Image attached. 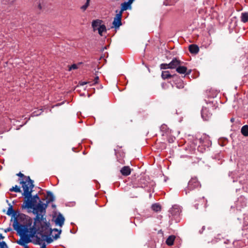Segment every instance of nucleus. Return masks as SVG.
I'll return each instance as SVG.
<instances>
[{"label": "nucleus", "instance_id": "1", "mask_svg": "<svg viewBox=\"0 0 248 248\" xmlns=\"http://www.w3.org/2000/svg\"><path fill=\"white\" fill-rule=\"evenodd\" d=\"M32 221L31 217H29V220L26 224L21 225L19 228L14 227V230L17 232V234L20 236L19 240L16 241V243L24 247V248H29L27 244L32 242L35 245L42 244V240L40 237L38 236L37 234L41 233L44 231L39 227L35 226L33 225L31 227ZM15 226V225H14Z\"/></svg>", "mask_w": 248, "mask_h": 248}, {"label": "nucleus", "instance_id": "2", "mask_svg": "<svg viewBox=\"0 0 248 248\" xmlns=\"http://www.w3.org/2000/svg\"><path fill=\"white\" fill-rule=\"evenodd\" d=\"M27 181L28 182L27 184V182L24 181L23 180H21L20 182L23 189L22 195L25 199L23 203L21 205V208L22 209H27L28 210V212H32L33 214L36 216L37 213L35 212L34 210L37 205L38 201L31 198L32 189L34 187V181L31 179L30 177H27Z\"/></svg>", "mask_w": 248, "mask_h": 248}, {"label": "nucleus", "instance_id": "3", "mask_svg": "<svg viewBox=\"0 0 248 248\" xmlns=\"http://www.w3.org/2000/svg\"><path fill=\"white\" fill-rule=\"evenodd\" d=\"M49 203L48 202L47 200H46L45 203H43L42 201H39L34 210L35 212L37 213V214L33 219V225L35 226L39 227L41 229L43 228L46 229L48 227L46 224V218L44 216L46 213V209Z\"/></svg>", "mask_w": 248, "mask_h": 248}, {"label": "nucleus", "instance_id": "4", "mask_svg": "<svg viewBox=\"0 0 248 248\" xmlns=\"http://www.w3.org/2000/svg\"><path fill=\"white\" fill-rule=\"evenodd\" d=\"M217 101H209L206 103L201 110V115L204 121H208L212 117L213 111L217 108Z\"/></svg>", "mask_w": 248, "mask_h": 248}, {"label": "nucleus", "instance_id": "5", "mask_svg": "<svg viewBox=\"0 0 248 248\" xmlns=\"http://www.w3.org/2000/svg\"><path fill=\"white\" fill-rule=\"evenodd\" d=\"M9 207L8 210L6 212V214L8 216H11L12 218H14V222L13 224V228L15 227H17V228H19L20 227V225L18 222L17 217L19 216V213L18 211H15L13 209V205L11 204V203H8ZM12 220V218H11V221Z\"/></svg>", "mask_w": 248, "mask_h": 248}, {"label": "nucleus", "instance_id": "6", "mask_svg": "<svg viewBox=\"0 0 248 248\" xmlns=\"http://www.w3.org/2000/svg\"><path fill=\"white\" fill-rule=\"evenodd\" d=\"M201 185L196 177H193L191 178L188 183V185L184 190L186 195L190 191L201 187Z\"/></svg>", "mask_w": 248, "mask_h": 248}, {"label": "nucleus", "instance_id": "7", "mask_svg": "<svg viewBox=\"0 0 248 248\" xmlns=\"http://www.w3.org/2000/svg\"><path fill=\"white\" fill-rule=\"evenodd\" d=\"M46 224L48 225V227L46 229L43 228L42 230H44V232H41V233H38V234H40L41 235L42 237L44 238V237L45 236H46V234H51L52 232H57L58 233L57 234H55L54 236H53V238L55 240H57L60 237V235L61 233L62 230H59L58 229L56 228H54L53 229H52L51 228H50V223L46 221Z\"/></svg>", "mask_w": 248, "mask_h": 248}, {"label": "nucleus", "instance_id": "8", "mask_svg": "<svg viewBox=\"0 0 248 248\" xmlns=\"http://www.w3.org/2000/svg\"><path fill=\"white\" fill-rule=\"evenodd\" d=\"M122 14L120 12L117 13L114 18V20L112 22L113 28H114L116 30L118 29L119 27L122 25Z\"/></svg>", "mask_w": 248, "mask_h": 248}, {"label": "nucleus", "instance_id": "9", "mask_svg": "<svg viewBox=\"0 0 248 248\" xmlns=\"http://www.w3.org/2000/svg\"><path fill=\"white\" fill-rule=\"evenodd\" d=\"M184 62L181 61L176 58H174L172 61L169 63L170 69H177L180 65H182Z\"/></svg>", "mask_w": 248, "mask_h": 248}, {"label": "nucleus", "instance_id": "10", "mask_svg": "<svg viewBox=\"0 0 248 248\" xmlns=\"http://www.w3.org/2000/svg\"><path fill=\"white\" fill-rule=\"evenodd\" d=\"M65 220V218L62 214L59 213V214L57 216L55 219V223L57 225H58L60 227H62L64 224V222Z\"/></svg>", "mask_w": 248, "mask_h": 248}, {"label": "nucleus", "instance_id": "11", "mask_svg": "<svg viewBox=\"0 0 248 248\" xmlns=\"http://www.w3.org/2000/svg\"><path fill=\"white\" fill-rule=\"evenodd\" d=\"M121 174L124 176H128L131 173V169L129 166H124L120 170Z\"/></svg>", "mask_w": 248, "mask_h": 248}, {"label": "nucleus", "instance_id": "12", "mask_svg": "<svg viewBox=\"0 0 248 248\" xmlns=\"http://www.w3.org/2000/svg\"><path fill=\"white\" fill-rule=\"evenodd\" d=\"M103 22L102 20L100 19H96L93 20L92 23V27L93 29V31H95L97 30V28L101 26V23Z\"/></svg>", "mask_w": 248, "mask_h": 248}, {"label": "nucleus", "instance_id": "13", "mask_svg": "<svg viewBox=\"0 0 248 248\" xmlns=\"http://www.w3.org/2000/svg\"><path fill=\"white\" fill-rule=\"evenodd\" d=\"M189 51L191 53L197 54L199 51V48L196 45H190L189 46Z\"/></svg>", "mask_w": 248, "mask_h": 248}, {"label": "nucleus", "instance_id": "14", "mask_svg": "<svg viewBox=\"0 0 248 248\" xmlns=\"http://www.w3.org/2000/svg\"><path fill=\"white\" fill-rule=\"evenodd\" d=\"M175 75H171L168 71H164L162 72L161 77L163 79H169L171 78H173L175 76Z\"/></svg>", "mask_w": 248, "mask_h": 248}, {"label": "nucleus", "instance_id": "15", "mask_svg": "<svg viewBox=\"0 0 248 248\" xmlns=\"http://www.w3.org/2000/svg\"><path fill=\"white\" fill-rule=\"evenodd\" d=\"M186 67L183 66L182 65H180L177 68L176 71L177 73L180 74H185L186 73Z\"/></svg>", "mask_w": 248, "mask_h": 248}, {"label": "nucleus", "instance_id": "16", "mask_svg": "<svg viewBox=\"0 0 248 248\" xmlns=\"http://www.w3.org/2000/svg\"><path fill=\"white\" fill-rule=\"evenodd\" d=\"M130 8L131 5L128 2H123L121 4V9L119 12L122 14L124 11Z\"/></svg>", "mask_w": 248, "mask_h": 248}, {"label": "nucleus", "instance_id": "17", "mask_svg": "<svg viewBox=\"0 0 248 248\" xmlns=\"http://www.w3.org/2000/svg\"><path fill=\"white\" fill-rule=\"evenodd\" d=\"M175 239V236L174 235L169 236L166 241V244L169 246H172L173 244Z\"/></svg>", "mask_w": 248, "mask_h": 248}, {"label": "nucleus", "instance_id": "18", "mask_svg": "<svg viewBox=\"0 0 248 248\" xmlns=\"http://www.w3.org/2000/svg\"><path fill=\"white\" fill-rule=\"evenodd\" d=\"M242 134L245 137H248V125L243 126L241 129Z\"/></svg>", "mask_w": 248, "mask_h": 248}, {"label": "nucleus", "instance_id": "19", "mask_svg": "<svg viewBox=\"0 0 248 248\" xmlns=\"http://www.w3.org/2000/svg\"><path fill=\"white\" fill-rule=\"evenodd\" d=\"M46 194L47 199V200L48 201V202H50L54 201L55 197L51 191H47Z\"/></svg>", "mask_w": 248, "mask_h": 248}, {"label": "nucleus", "instance_id": "20", "mask_svg": "<svg viewBox=\"0 0 248 248\" xmlns=\"http://www.w3.org/2000/svg\"><path fill=\"white\" fill-rule=\"evenodd\" d=\"M241 21L243 23L248 21V12H244L241 14Z\"/></svg>", "mask_w": 248, "mask_h": 248}, {"label": "nucleus", "instance_id": "21", "mask_svg": "<svg viewBox=\"0 0 248 248\" xmlns=\"http://www.w3.org/2000/svg\"><path fill=\"white\" fill-rule=\"evenodd\" d=\"M151 208L153 211L157 212L161 210V207L159 203H154L152 205Z\"/></svg>", "mask_w": 248, "mask_h": 248}, {"label": "nucleus", "instance_id": "22", "mask_svg": "<svg viewBox=\"0 0 248 248\" xmlns=\"http://www.w3.org/2000/svg\"><path fill=\"white\" fill-rule=\"evenodd\" d=\"M97 30H98L99 34L102 36V32L103 31H107L106 26L103 24L101 26H100V27L97 28Z\"/></svg>", "mask_w": 248, "mask_h": 248}, {"label": "nucleus", "instance_id": "23", "mask_svg": "<svg viewBox=\"0 0 248 248\" xmlns=\"http://www.w3.org/2000/svg\"><path fill=\"white\" fill-rule=\"evenodd\" d=\"M9 191L11 192L14 191L15 192H21V190L20 188L17 185H16L15 186H13L9 189Z\"/></svg>", "mask_w": 248, "mask_h": 248}, {"label": "nucleus", "instance_id": "24", "mask_svg": "<svg viewBox=\"0 0 248 248\" xmlns=\"http://www.w3.org/2000/svg\"><path fill=\"white\" fill-rule=\"evenodd\" d=\"M16 175L20 177V178H23L24 177V179H22L24 181H26L27 182V184H28V182L27 181V177H30L29 176H25L23 173H22L21 172H19L18 173L16 174ZM22 179H19L20 181Z\"/></svg>", "mask_w": 248, "mask_h": 248}, {"label": "nucleus", "instance_id": "25", "mask_svg": "<svg viewBox=\"0 0 248 248\" xmlns=\"http://www.w3.org/2000/svg\"><path fill=\"white\" fill-rule=\"evenodd\" d=\"M46 234V236H45L44 238H46V242L48 244H50L51 243H52L53 241V239L49 236V235H50V234Z\"/></svg>", "mask_w": 248, "mask_h": 248}, {"label": "nucleus", "instance_id": "26", "mask_svg": "<svg viewBox=\"0 0 248 248\" xmlns=\"http://www.w3.org/2000/svg\"><path fill=\"white\" fill-rule=\"evenodd\" d=\"M90 1V0H87L85 4L81 7V9H82L83 11L86 10L89 5Z\"/></svg>", "mask_w": 248, "mask_h": 248}, {"label": "nucleus", "instance_id": "27", "mask_svg": "<svg viewBox=\"0 0 248 248\" xmlns=\"http://www.w3.org/2000/svg\"><path fill=\"white\" fill-rule=\"evenodd\" d=\"M160 69H170V66L169 65V63H162L160 64Z\"/></svg>", "mask_w": 248, "mask_h": 248}, {"label": "nucleus", "instance_id": "28", "mask_svg": "<svg viewBox=\"0 0 248 248\" xmlns=\"http://www.w3.org/2000/svg\"><path fill=\"white\" fill-rule=\"evenodd\" d=\"M160 130L162 131H164L166 133L167 132V126L166 125V124H162L161 126H160Z\"/></svg>", "mask_w": 248, "mask_h": 248}, {"label": "nucleus", "instance_id": "29", "mask_svg": "<svg viewBox=\"0 0 248 248\" xmlns=\"http://www.w3.org/2000/svg\"><path fill=\"white\" fill-rule=\"evenodd\" d=\"M176 87L178 88L181 89L184 88V84L182 81H180V82L176 83Z\"/></svg>", "mask_w": 248, "mask_h": 248}, {"label": "nucleus", "instance_id": "30", "mask_svg": "<svg viewBox=\"0 0 248 248\" xmlns=\"http://www.w3.org/2000/svg\"><path fill=\"white\" fill-rule=\"evenodd\" d=\"M175 140V138L174 137H169L168 138V141L170 143L173 142Z\"/></svg>", "mask_w": 248, "mask_h": 248}, {"label": "nucleus", "instance_id": "31", "mask_svg": "<svg viewBox=\"0 0 248 248\" xmlns=\"http://www.w3.org/2000/svg\"><path fill=\"white\" fill-rule=\"evenodd\" d=\"M31 198L38 201V202H39V201H41L38 194H36L34 196L31 195Z\"/></svg>", "mask_w": 248, "mask_h": 248}, {"label": "nucleus", "instance_id": "32", "mask_svg": "<svg viewBox=\"0 0 248 248\" xmlns=\"http://www.w3.org/2000/svg\"><path fill=\"white\" fill-rule=\"evenodd\" d=\"M78 68V66L76 64H72L71 66L69 68V71H71L73 69H77Z\"/></svg>", "mask_w": 248, "mask_h": 248}, {"label": "nucleus", "instance_id": "33", "mask_svg": "<svg viewBox=\"0 0 248 248\" xmlns=\"http://www.w3.org/2000/svg\"><path fill=\"white\" fill-rule=\"evenodd\" d=\"M98 81H99V77L98 76H96L94 79V82L92 84H91L90 85H93L95 84H96L98 82Z\"/></svg>", "mask_w": 248, "mask_h": 248}, {"label": "nucleus", "instance_id": "34", "mask_svg": "<svg viewBox=\"0 0 248 248\" xmlns=\"http://www.w3.org/2000/svg\"><path fill=\"white\" fill-rule=\"evenodd\" d=\"M117 162L121 164H124L125 163L124 160L122 158L117 159Z\"/></svg>", "mask_w": 248, "mask_h": 248}, {"label": "nucleus", "instance_id": "35", "mask_svg": "<svg viewBox=\"0 0 248 248\" xmlns=\"http://www.w3.org/2000/svg\"><path fill=\"white\" fill-rule=\"evenodd\" d=\"M199 162V160L198 158H195L194 160L191 162L192 164H198Z\"/></svg>", "mask_w": 248, "mask_h": 248}, {"label": "nucleus", "instance_id": "36", "mask_svg": "<svg viewBox=\"0 0 248 248\" xmlns=\"http://www.w3.org/2000/svg\"><path fill=\"white\" fill-rule=\"evenodd\" d=\"M42 111H41L39 113H37L36 111H34L33 113H32V116H38L39 115H40L41 114Z\"/></svg>", "mask_w": 248, "mask_h": 248}, {"label": "nucleus", "instance_id": "37", "mask_svg": "<svg viewBox=\"0 0 248 248\" xmlns=\"http://www.w3.org/2000/svg\"><path fill=\"white\" fill-rule=\"evenodd\" d=\"M11 230H12L11 228L9 227L7 228L4 229V232H10Z\"/></svg>", "mask_w": 248, "mask_h": 248}, {"label": "nucleus", "instance_id": "38", "mask_svg": "<svg viewBox=\"0 0 248 248\" xmlns=\"http://www.w3.org/2000/svg\"><path fill=\"white\" fill-rule=\"evenodd\" d=\"M130 196H131V198H137L138 197L137 194L135 195L134 194H133V193L132 192L130 193Z\"/></svg>", "mask_w": 248, "mask_h": 248}, {"label": "nucleus", "instance_id": "39", "mask_svg": "<svg viewBox=\"0 0 248 248\" xmlns=\"http://www.w3.org/2000/svg\"><path fill=\"white\" fill-rule=\"evenodd\" d=\"M90 83V82H79V84L81 86H83L87 83Z\"/></svg>", "mask_w": 248, "mask_h": 248}, {"label": "nucleus", "instance_id": "40", "mask_svg": "<svg viewBox=\"0 0 248 248\" xmlns=\"http://www.w3.org/2000/svg\"><path fill=\"white\" fill-rule=\"evenodd\" d=\"M192 70L191 69L186 70V75H188L191 73Z\"/></svg>", "mask_w": 248, "mask_h": 248}, {"label": "nucleus", "instance_id": "41", "mask_svg": "<svg viewBox=\"0 0 248 248\" xmlns=\"http://www.w3.org/2000/svg\"><path fill=\"white\" fill-rule=\"evenodd\" d=\"M42 246L41 247V248H46V245L45 244V243H43V244L42 243Z\"/></svg>", "mask_w": 248, "mask_h": 248}, {"label": "nucleus", "instance_id": "42", "mask_svg": "<svg viewBox=\"0 0 248 248\" xmlns=\"http://www.w3.org/2000/svg\"><path fill=\"white\" fill-rule=\"evenodd\" d=\"M205 229V226H203L202 228V231H200L199 232L200 233H202L203 232V231Z\"/></svg>", "mask_w": 248, "mask_h": 248}, {"label": "nucleus", "instance_id": "43", "mask_svg": "<svg viewBox=\"0 0 248 248\" xmlns=\"http://www.w3.org/2000/svg\"><path fill=\"white\" fill-rule=\"evenodd\" d=\"M134 0H129L127 2L130 4L131 5L132 3L133 2Z\"/></svg>", "mask_w": 248, "mask_h": 248}, {"label": "nucleus", "instance_id": "44", "mask_svg": "<svg viewBox=\"0 0 248 248\" xmlns=\"http://www.w3.org/2000/svg\"><path fill=\"white\" fill-rule=\"evenodd\" d=\"M38 8H39V9H40V10H41V9H42V6H41V4H40V3H39V4H38Z\"/></svg>", "mask_w": 248, "mask_h": 248}, {"label": "nucleus", "instance_id": "45", "mask_svg": "<svg viewBox=\"0 0 248 248\" xmlns=\"http://www.w3.org/2000/svg\"><path fill=\"white\" fill-rule=\"evenodd\" d=\"M230 121H231V122L232 123H233L234 122V119L233 118H232L231 119Z\"/></svg>", "mask_w": 248, "mask_h": 248}, {"label": "nucleus", "instance_id": "46", "mask_svg": "<svg viewBox=\"0 0 248 248\" xmlns=\"http://www.w3.org/2000/svg\"><path fill=\"white\" fill-rule=\"evenodd\" d=\"M52 208H56V205H55V204H52Z\"/></svg>", "mask_w": 248, "mask_h": 248}, {"label": "nucleus", "instance_id": "47", "mask_svg": "<svg viewBox=\"0 0 248 248\" xmlns=\"http://www.w3.org/2000/svg\"><path fill=\"white\" fill-rule=\"evenodd\" d=\"M14 1V0H12L11 1H10V2H8V3H12Z\"/></svg>", "mask_w": 248, "mask_h": 248}, {"label": "nucleus", "instance_id": "48", "mask_svg": "<svg viewBox=\"0 0 248 248\" xmlns=\"http://www.w3.org/2000/svg\"><path fill=\"white\" fill-rule=\"evenodd\" d=\"M195 208H196V209H198V208L197 204H195Z\"/></svg>", "mask_w": 248, "mask_h": 248}, {"label": "nucleus", "instance_id": "49", "mask_svg": "<svg viewBox=\"0 0 248 248\" xmlns=\"http://www.w3.org/2000/svg\"><path fill=\"white\" fill-rule=\"evenodd\" d=\"M176 209L177 210V211H176V212H178V213H179V209H177H177Z\"/></svg>", "mask_w": 248, "mask_h": 248}, {"label": "nucleus", "instance_id": "50", "mask_svg": "<svg viewBox=\"0 0 248 248\" xmlns=\"http://www.w3.org/2000/svg\"><path fill=\"white\" fill-rule=\"evenodd\" d=\"M20 216H24L25 217H26V216L25 215H24V214L21 215Z\"/></svg>", "mask_w": 248, "mask_h": 248}, {"label": "nucleus", "instance_id": "51", "mask_svg": "<svg viewBox=\"0 0 248 248\" xmlns=\"http://www.w3.org/2000/svg\"><path fill=\"white\" fill-rule=\"evenodd\" d=\"M6 202H7V203H8H8H10L9 202V201H8V200H6Z\"/></svg>", "mask_w": 248, "mask_h": 248}, {"label": "nucleus", "instance_id": "52", "mask_svg": "<svg viewBox=\"0 0 248 248\" xmlns=\"http://www.w3.org/2000/svg\"><path fill=\"white\" fill-rule=\"evenodd\" d=\"M114 151H115V154H116V149H114Z\"/></svg>", "mask_w": 248, "mask_h": 248}, {"label": "nucleus", "instance_id": "53", "mask_svg": "<svg viewBox=\"0 0 248 248\" xmlns=\"http://www.w3.org/2000/svg\"><path fill=\"white\" fill-rule=\"evenodd\" d=\"M140 187H144V186H140Z\"/></svg>", "mask_w": 248, "mask_h": 248}, {"label": "nucleus", "instance_id": "54", "mask_svg": "<svg viewBox=\"0 0 248 248\" xmlns=\"http://www.w3.org/2000/svg\"><path fill=\"white\" fill-rule=\"evenodd\" d=\"M13 203H15V201H14L13 202Z\"/></svg>", "mask_w": 248, "mask_h": 248}]
</instances>
